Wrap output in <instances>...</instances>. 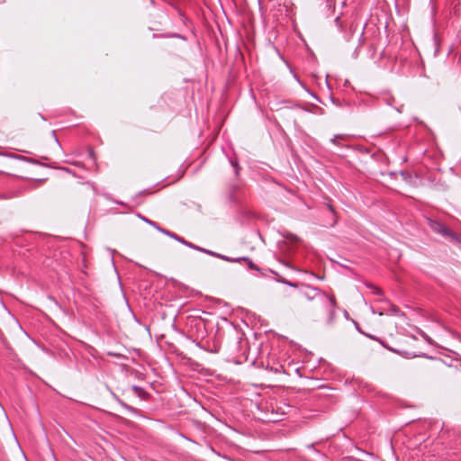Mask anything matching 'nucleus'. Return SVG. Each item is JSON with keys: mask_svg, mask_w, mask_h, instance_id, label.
Here are the masks:
<instances>
[{"mask_svg": "<svg viewBox=\"0 0 461 461\" xmlns=\"http://www.w3.org/2000/svg\"><path fill=\"white\" fill-rule=\"evenodd\" d=\"M428 224L435 233H438L445 238H448L450 240L455 242L461 241L459 236L444 223L438 221L428 219Z\"/></svg>", "mask_w": 461, "mask_h": 461, "instance_id": "nucleus-1", "label": "nucleus"}, {"mask_svg": "<svg viewBox=\"0 0 461 461\" xmlns=\"http://www.w3.org/2000/svg\"><path fill=\"white\" fill-rule=\"evenodd\" d=\"M302 294L308 301L317 300L321 303L323 302H331V303H334L333 294H328L317 287L308 285Z\"/></svg>", "mask_w": 461, "mask_h": 461, "instance_id": "nucleus-2", "label": "nucleus"}, {"mask_svg": "<svg viewBox=\"0 0 461 461\" xmlns=\"http://www.w3.org/2000/svg\"><path fill=\"white\" fill-rule=\"evenodd\" d=\"M321 304L325 307L327 313H328L327 323L329 325L333 324L335 318H336V311H335L337 308L336 298L334 297V303H331V302H323Z\"/></svg>", "mask_w": 461, "mask_h": 461, "instance_id": "nucleus-3", "label": "nucleus"}, {"mask_svg": "<svg viewBox=\"0 0 461 461\" xmlns=\"http://www.w3.org/2000/svg\"><path fill=\"white\" fill-rule=\"evenodd\" d=\"M348 138L345 134H337L330 139V142L336 146L342 147L341 140H345Z\"/></svg>", "mask_w": 461, "mask_h": 461, "instance_id": "nucleus-4", "label": "nucleus"}, {"mask_svg": "<svg viewBox=\"0 0 461 461\" xmlns=\"http://www.w3.org/2000/svg\"><path fill=\"white\" fill-rule=\"evenodd\" d=\"M241 262H244L245 265L248 267V268H249L251 270H259L249 258H247V257L240 258L239 263H241Z\"/></svg>", "mask_w": 461, "mask_h": 461, "instance_id": "nucleus-5", "label": "nucleus"}, {"mask_svg": "<svg viewBox=\"0 0 461 461\" xmlns=\"http://www.w3.org/2000/svg\"><path fill=\"white\" fill-rule=\"evenodd\" d=\"M217 258H221L224 261L230 262V263H239L240 262V258H230V257L220 254V253Z\"/></svg>", "mask_w": 461, "mask_h": 461, "instance_id": "nucleus-6", "label": "nucleus"}, {"mask_svg": "<svg viewBox=\"0 0 461 461\" xmlns=\"http://www.w3.org/2000/svg\"><path fill=\"white\" fill-rule=\"evenodd\" d=\"M132 390L140 398L144 397V395L146 394L145 390L138 385H133Z\"/></svg>", "mask_w": 461, "mask_h": 461, "instance_id": "nucleus-7", "label": "nucleus"}, {"mask_svg": "<svg viewBox=\"0 0 461 461\" xmlns=\"http://www.w3.org/2000/svg\"><path fill=\"white\" fill-rule=\"evenodd\" d=\"M170 238L174 239L175 240L178 241L179 243L185 245L187 247V244H189V241L185 240L184 238L175 234H170Z\"/></svg>", "mask_w": 461, "mask_h": 461, "instance_id": "nucleus-8", "label": "nucleus"}, {"mask_svg": "<svg viewBox=\"0 0 461 461\" xmlns=\"http://www.w3.org/2000/svg\"><path fill=\"white\" fill-rule=\"evenodd\" d=\"M141 219H142L145 222H147L148 224H149L150 226L154 227L155 229H157V230H158V229H159V226H158V224L157 222H155V221H150V220H149V219H147V218H145V217H141Z\"/></svg>", "mask_w": 461, "mask_h": 461, "instance_id": "nucleus-9", "label": "nucleus"}, {"mask_svg": "<svg viewBox=\"0 0 461 461\" xmlns=\"http://www.w3.org/2000/svg\"><path fill=\"white\" fill-rule=\"evenodd\" d=\"M119 403L123 407L125 408L126 410L131 411V412H135V410L134 408H132L131 406L128 405L127 403H125L124 402H122V400H118Z\"/></svg>", "mask_w": 461, "mask_h": 461, "instance_id": "nucleus-10", "label": "nucleus"}, {"mask_svg": "<svg viewBox=\"0 0 461 461\" xmlns=\"http://www.w3.org/2000/svg\"><path fill=\"white\" fill-rule=\"evenodd\" d=\"M202 252H203V253H205V254H208V255H210V256L215 257V258H217V257H218V255H219V253L214 252V251H212V250H209V249H202Z\"/></svg>", "mask_w": 461, "mask_h": 461, "instance_id": "nucleus-11", "label": "nucleus"}, {"mask_svg": "<svg viewBox=\"0 0 461 461\" xmlns=\"http://www.w3.org/2000/svg\"><path fill=\"white\" fill-rule=\"evenodd\" d=\"M187 247H188V248H190V249H194V250L200 251V252H202V249H203V248H201V247H199V246H197V245H195V244H193V243H191V242H189V244H187Z\"/></svg>", "mask_w": 461, "mask_h": 461, "instance_id": "nucleus-12", "label": "nucleus"}, {"mask_svg": "<svg viewBox=\"0 0 461 461\" xmlns=\"http://www.w3.org/2000/svg\"><path fill=\"white\" fill-rule=\"evenodd\" d=\"M366 335L368 338H370L371 339H374V340H375V341H378L380 344H382V345L384 347V344L383 343V341H382L379 338H377V337H375V336H374V335H369V334H366Z\"/></svg>", "mask_w": 461, "mask_h": 461, "instance_id": "nucleus-13", "label": "nucleus"}, {"mask_svg": "<svg viewBox=\"0 0 461 461\" xmlns=\"http://www.w3.org/2000/svg\"><path fill=\"white\" fill-rule=\"evenodd\" d=\"M158 230H159L160 232L166 234L168 237H170V234H175L174 232H171L169 230H164V229H162L160 227H159V229H158Z\"/></svg>", "mask_w": 461, "mask_h": 461, "instance_id": "nucleus-14", "label": "nucleus"}, {"mask_svg": "<svg viewBox=\"0 0 461 461\" xmlns=\"http://www.w3.org/2000/svg\"><path fill=\"white\" fill-rule=\"evenodd\" d=\"M373 293L377 295H383L382 290L378 287H375Z\"/></svg>", "mask_w": 461, "mask_h": 461, "instance_id": "nucleus-15", "label": "nucleus"}, {"mask_svg": "<svg viewBox=\"0 0 461 461\" xmlns=\"http://www.w3.org/2000/svg\"><path fill=\"white\" fill-rule=\"evenodd\" d=\"M328 209H329L332 213H335V210H334V208H333V206H332V205L328 204Z\"/></svg>", "mask_w": 461, "mask_h": 461, "instance_id": "nucleus-16", "label": "nucleus"}, {"mask_svg": "<svg viewBox=\"0 0 461 461\" xmlns=\"http://www.w3.org/2000/svg\"><path fill=\"white\" fill-rule=\"evenodd\" d=\"M19 158H20V159H22V160L29 161V160H28L26 158H24V157H20Z\"/></svg>", "mask_w": 461, "mask_h": 461, "instance_id": "nucleus-17", "label": "nucleus"}, {"mask_svg": "<svg viewBox=\"0 0 461 461\" xmlns=\"http://www.w3.org/2000/svg\"><path fill=\"white\" fill-rule=\"evenodd\" d=\"M363 35H364V32H361V39H360V41H362Z\"/></svg>", "mask_w": 461, "mask_h": 461, "instance_id": "nucleus-18", "label": "nucleus"}]
</instances>
